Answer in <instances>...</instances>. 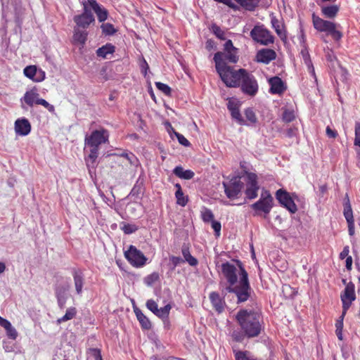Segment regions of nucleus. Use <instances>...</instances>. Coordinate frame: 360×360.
<instances>
[{"instance_id": "29", "label": "nucleus", "mask_w": 360, "mask_h": 360, "mask_svg": "<svg viewBox=\"0 0 360 360\" xmlns=\"http://www.w3.org/2000/svg\"><path fill=\"white\" fill-rule=\"evenodd\" d=\"M174 186L176 188L175 192L176 204L181 207H185L188 202V196L184 194L181 186L179 184H176Z\"/></svg>"}, {"instance_id": "45", "label": "nucleus", "mask_w": 360, "mask_h": 360, "mask_svg": "<svg viewBox=\"0 0 360 360\" xmlns=\"http://www.w3.org/2000/svg\"><path fill=\"white\" fill-rule=\"evenodd\" d=\"M155 86L158 90L162 91L166 96H171L172 89L171 88L166 84L162 83L160 82H155Z\"/></svg>"}, {"instance_id": "1", "label": "nucleus", "mask_w": 360, "mask_h": 360, "mask_svg": "<svg viewBox=\"0 0 360 360\" xmlns=\"http://www.w3.org/2000/svg\"><path fill=\"white\" fill-rule=\"evenodd\" d=\"M238 264L239 271L234 264L229 262L221 264V272L228 283V285L221 290V292L224 296L228 292L233 293L236 296L237 303L240 304L249 300L252 290L249 282L248 272L240 262H238Z\"/></svg>"}, {"instance_id": "61", "label": "nucleus", "mask_w": 360, "mask_h": 360, "mask_svg": "<svg viewBox=\"0 0 360 360\" xmlns=\"http://www.w3.org/2000/svg\"><path fill=\"white\" fill-rule=\"evenodd\" d=\"M297 129L296 127H290L286 131V136L289 138L294 137L297 135Z\"/></svg>"}, {"instance_id": "58", "label": "nucleus", "mask_w": 360, "mask_h": 360, "mask_svg": "<svg viewBox=\"0 0 360 360\" xmlns=\"http://www.w3.org/2000/svg\"><path fill=\"white\" fill-rule=\"evenodd\" d=\"M346 314H344V309H342V314L339 318V319L335 323L336 330H342L343 329V319Z\"/></svg>"}, {"instance_id": "11", "label": "nucleus", "mask_w": 360, "mask_h": 360, "mask_svg": "<svg viewBox=\"0 0 360 360\" xmlns=\"http://www.w3.org/2000/svg\"><path fill=\"white\" fill-rule=\"evenodd\" d=\"M224 192L228 198H237L243 186V182L238 176H233L231 180L226 183L223 182Z\"/></svg>"}, {"instance_id": "16", "label": "nucleus", "mask_w": 360, "mask_h": 360, "mask_svg": "<svg viewBox=\"0 0 360 360\" xmlns=\"http://www.w3.org/2000/svg\"><path fill=\"white\" fill-rule=\"evenodd\" d=\"M24 75L35 82H40L45 79V72L42 70H38L35 65H29L25 68Z\"/></svg>"}, {"instance_id": "57", "label": "nucleus", "mask_w": 360, "mask_h": 360, "mask_svg": "<svg viewBox=\"0 0 360 360\" xmlns=\"http://www.w3.org/2000/svg\"><path fill=\"white\" fill-rule=\"evenodd\" d=\"M212 228L214 229V231L215 232V235L217 236H219L221 229V223L219 221L212 220Z\"/></svg>"}, {"instance_id": "26", "label": "nucleus", "mask_w": 360, "mask_h": 360, "mask_svg": "<svg viewBox=\"0 0 360 360\" xmlns=\"http://www.w3.org/2000/svg\"><path fill=\"white\" fill-rule=\"evenodd\" d=\"M134 314L140 323L142 329L149 330L152 327V324L149 319L143 314L142 311L136 307H134Z\"/></svg>"}, {"instance_id": "42", "label": "nucleus", "mask_w": 360, "mask_h": 360, "mask_svg": "<svg viewBox=\"0 0 360 360\" xmlns=\"http://www.w3.org/2000/svg\"><path fill=\"white\" fill-rule=\"evenodd\" d=\"M231 115L233 119L236 120V121L240 125H248L245 120H244L240 112V109L236 108L233 109V110L231 111Z\"/></svg>"}, {"instance_id": "55", "label": "nucleus", "mask_w": 360, "mask_h": 360, "mask_svg": "<svg viewBox=\"0 0 360 360\" xmlns=\"http://www.w3.org/2000/svg\"><path fill=\"white\" fill-rule=\"evenodd\" d=\"M169 260L173 265L172 269H174L176 266L184 262V260L182 258L176 256H171L169 257Z\"/></svg>"}, {"instance_id": "28", "label": "nucleus", "mask_w": 360, "mask_h": 360, "mask_svg": "<svg viewBox=\"0 0 360 360\" xmlns=\"http://www.w3.org/2000/svg\"><path fill=\"white\" fill-rule=\"evenodd\" d=\"M173 173L179 178L186 180L191 179L195 174L191 169L184 170L181 166H176L174 170Z\"/></svg>"}, {"instance_id": "22", "label": "nucleus", "mask_w": 360, "mask_h": 360, "mask_svg": "<svg viewBox=\"0 0 360 360\" xmlns=\"http://www.w3.org/2000/svg\"><path fill=\"white\" fill-rule=\"evenodd\" d=\"M31 131V124L27 119H18L15 122V131L20 136H26Z\"/></svg>"}, {"instance_id": "38", "label": "nucleus", "mask_w": 360, "mask_h": 360, "mask_svg": "<svg viewBox=\"0 0 360 360\" xmlns=\"http://www.w3.org/2000/svg\"><path fill=\"white\" fill-rule=\"evenodd\" d=\"M224 55L223 56V59L225 61L226 60L230 63H236L238 60V56H237L238 49L230 50L222 52Z\"/></svg>"}, {"instance_id": "52", "label": "nucleus", "mask_w": 360, "mask_h": 360, "mask_svg": "<svg viewBox=\"0 0 360 360\" xmlns=\"http://www.w3.org/2000/svg\"><path fill=\"white\" fill-rule=\"evenodd\" d=\"M120 156L126 158L131 165H135L138 161L132 153H122Z\"/></svg>"}, {"instance_id": "43", "label": "nucleus", "mask_w": 360, "mask_h": 360, "mask_svg": "<svg viewBox=\"0 0 360 360\" xmlns=\"http://www.w3.org/2000/svg\"><path fill=\"white\" fill-rule=\"evenodd\" d=\"M172 306L169 304H166L164 307L158 309V311L155 315L160 319H167L169 317V311Z\"/></svg>"}, {"instance_id": "17", "label": "nucleus", "mask_w": 360, "mask_h": 360, "mask_svg": "<svg viewBox=\"0 0 360 360\" xmlns=\"http://www.w3.org/2000/svg\"><path fill=\"white\" fill-rule=\"evenodd\" d=\"M344 217L347 221L348 225V232L349 235L352 236L354 235V219L353 216V212L352 209L351 204L349 202V200L347 199V202L344 204V211H343Z\"/></svg>"}, {"instance_id": "60", "label": "nucleus", "mask_w": 360, "mask_h": 360, "mask_svg": "<svg viewBox=\"0 0 360 360\" xmlns=\"http://www.w3.org/2000/svg\"><path fill=\"white\" fill-rule=\"evenodd\" d=\"M349 247L348 245H346L344 247L342 251L340 254V259H344L345 258H347L349 257Z\"/></svg>"}, {"instance_id": "27", "label": "nucleus", "mask_w": 360, "mask_h": 360, "mask_svg": "<svg viewBox=\"0 0 360 360\" xmlns=\"http://www.w3.org/2000/svg\"><path fill=\"white\" fill-rule=\"evenodd\" d=\"M271 23L275 32L281 40H285L287 38L286 32L284 30V26L276 18L273 17L271 20Z\"/></svg>"}, {"instance_id": "23", "label": "nucleus", "mask_w": 360, "mask_h": 360, "mask_svg": "<svg viewBox=\"0 0 360 360\" xmlns=\"http://www.w3.org/2000/svg\"><path fill=\"white\" fill-rule=\"evenodd\" d=\"M68 286L58 285L55 288V294L57 299L58 305L60 309H64L67 301V292Z\"/></svg>"}, {"instance_id": "30", "label": "nucleus", "mask_w": 360, "mask_h": 360, "mask_svg": "<svg viewBox=\"0 0 360 360\" xmlns=\"http://www.w3.org/2000/svg\"><path fill=\"white\" fill-rule=\"evenodd\" d=\"M115 51V46L110 43H108L96 50V55L98 57L105 58L108 54H112Z\"/></svg>"}, {"instance_id": "49", "label": "nucleus", "mask_w": 360, "mask_h": 360, "mask_svg": "<svg viewBox=\"0 0 360 360\" xmlns=\"http://www.w3.org/2000/svg\"><path fill=\"white\" fill-rule=\"evenodd\" d=\"M213 33L220 39H225V32L217 25L212 26Z\"/></svg>"}, {"instance_id": "8", "label": "nucleus", "mask_w": 360, "mask_h": 360, "mask_svg": "<svg viewBox=\"0 0 360 360\" xmlns=\"http://www.w3.org/2000/svg\"><path fill=\"white\" fill-rule=\"evenodd\" d=\"M273 207V198L268 191H265L261 195L259 200L252 205V208L256 212V214L263 212L269 214Z\"/></svg>"}, {"instance_id": "5", "label": "nucleus", "mask_w": 360, "mask_h": 360, "mask_svg": "<svg viewBox=\"0 0 360 360\" xmlns=\"http://www.w3.org/2000/svg\"><path fill=\"white\" fill-rule=\"evenodd\" d=\"M250 37L255 41L264 46H268L274 42V37L263 25H255L250 32Z\"/></svg>"}, {"instance_id": "50", "label": "nucleus", "mask_w": 360, "mask_h": 360, "mask_svg": "<svg viewBox=\"0 0 360 360\" xmlns=\"http://www.w3.org/2000/svg\"><path fill=\"white\" fill-rule=\"evenodd\" d=\"M146 307L151 311L155 315L158 311V307L156 302L152 299L148 300L146 302Z\"/></svg>"}, {"instance_id": "35", "label": "nucleus", "mask_w": 360, "mask_h": 360, "mask_svg": "<svg viewBox=\"0 0 360 360\" xmlns=\"http://www.w3.org/2000/svg\"><path fill=\"white\" fill-rule=\"evenodd\" d=\"M77 311L75 307H69L68 309H67L65 315L57 319V323L60 324L63 322H65L74 319L77 315Z\"/></svg>"}, {"instance_id": "10", "label": "nucleus", "mask_w": 360, "mask_h": 360, "mask_svg": "<svg viewBox=\"0 0 360 360\" xmlns=\"http://www.w3.org/2000/svg\"><path fill=\"white\" fill-rule=\"evenodd\" d=\"M241 91L250 96H254L258 91V84L255 76L245 70L240 84Z\"/></svg>"}, {"instance_id": "36", "label": "nucleus", "mask_w": 360, "mask_h": 360, "mask_svg": "<svg viewBox=\"0 0 360 360\" xmlns=\"http://www.w3.org/2000/svg\"><path fill=\"white\" fill-rule=\"evenodd\" d=\"M86 360H103L101 349L89 348L86 351Z\"/></svg>"}, {"instance_id": "25", "label": "nucleus", "mask_w": 360, "mask_h": 360, "mask_svg": "<svg viewBox=\"0 0 360 360\" xmlns=\"http://www.w3.org/2000/svg\"><path fill=\"white\" fill-rule=\"evenodd\" d=\"M39 94L37 88L34 87L24 94L22 100L30 107L38 105V100H40Z\"/></svg>"}, {"instance_id": "20", "label": "nucleus", "mask_w": 360, "mask_h": 360, "mask_svg": "<svg viewBox=\"0 0 360 360\" xmlns=\"http://www.w3.org/2000/svg\"><path fill=\"white\" fill-rule=\"evenodd\" d=\"M269 84L270 85L269 92L271 94H281L286 89V86L283 80L277 76L270 78L269 79Z\"/></svg>"}, {"instance_id": "24", "label": "nucleus", "mask_w": 360, "mask_h": 360, "mask_svg": "<svg viewBox=\"0 0 360 360\" xmlns=\"http://www.w3.org/2000/svg\"><path fill=\"white\" fill-rule=\"evenodd\" d=\"M88 32L86 30L74 27L72 35V43L75 45H80L84 47L87 40Z\"/></svg>"}, {"instance_id": "13", "label": "nucleus", "mask_w": 360, "mask_h": 360, "mask_svg": "<svg viewBox=\"0 0 360 360\" xmlns=\"http://www.w3.org/2000/svg\"><path fill=\"white\" fill-rule=\"evenodd\" d=\"M354 284L352 282H349L341 293L340 298L342 303V309H344V314L347 313V311L351 307L353 301L356 300V295L354 291Z\"/></svg>"}, {"instance_id": "56", "label": "nucleus", "mask_w": 360, "mask_h": 360, "mask_svg": "<svg viewBox=\"0 0 360 360\" xmlns=\"http://www.w3.org/2000/svg\"><path fill=\"white\" fill-rule=\"evenodd\" d=\"M38 105H41L44 106L45 108H46L49 112H53L55 108L53 105H51L46 100L43 98H40V100H38Z\"/></svg>"}, {"instance_id": "7", "label": "nucleus", "mask_w": 360, "mask_h": 360, "mask_svg": "<svg viewBox=\"0 0 360 360\" xmlns=\"http://www.w3.org/2000/svg\"><path fill=\"white\" fill-rule=\"evenodd\" d=\"M82 6L83 13L82 14L75 15L73 20L76 24L75 27H79V29L86 30L89 25L95 22V18L86 1L82 2Z\"/></svg>"}, {"instance_id": "64", "label": "nucleus", "mask_w": 360, "mask_h": 360, "mask_svg": "<svg viewBox=\"0 0 360 360\" xmlns=\"http://www.w3.org/2000/svg\"><path fill=\"white\" fill-rule=\"evenodd\" d=\"M11 323L9 321L6 319H4L0 316V326L3 327L4 329H6Z\"/></svg>"}, {"instance_id": "54", "label": "nucleus", "mask_w": 360, "mask_h": 360, "mask_svg": "<svg viewBox=\"0 0 360 360\" xmlns=\"http://www.w3.org/2000/svg\"><path fill=\"white\" fill-rule=\"evenodd\" d=\"M175 136H176L178 141L180 144H181L184 146H189L191 145L190 142L184 137V135L178 133L174 132Z\"/></svg>"}, {"instance_id": "47", "label": "nucleus", "mask_w": 360, "mask_h": 360, "mask_svg": "<svg viewBox=\"0 0 360 360\" xmlns=\"http://www.w3.org/2000/svg\"><path fill=\"white\" fill-rule=\"evenodd\" d=\"M231 337L234 341L237 342H241L246 337V335H245L242 330L241 331L233 330L231 334Z\"/></svg>"}, {"instance_id": "21", "label": "nucleus", "mask_w": 360, "mask_h": 360, "mask_svg": "<svg viewBox=\"0 0 360 360\" xmlns=\"http://www.w3.org/2000/svg\"><path fill=\"white\" fill-rule=\"evenodd\" d=\"M72 275L77 294L81 295L84 284V274L82 269L74 268L72 269Z\"/></svg>"}, {"instance_id": "4", "label": "nucleus", "mask_w": 360, "mask_h": 360, "mask_svg": "<svg viewBox=\"0 0 360 360\" xmlns=\"http://www.w3.org/2000/svg\"><path fill=\"white\" fill-rule=\"evenodd\" d=\"M312 22L314 27L319 32H326L330 35L335 41H339L342 37V32L337 30L335 23L323 20L316 15L315 13L312 14Z\"/></svg>"}, {"instance_id": "12", "label": "nucleus", "mask_w": 360, "mask_h": 360, "mask_svg": "<svg viewBox=\"0 0 360 360\" xmlns=\"http://www.w3.org/2000/svg\"><path fill=\"white\" fill-rule=\"evenodd\" d=\"M247 176L246 189L245 193L248 199H255L257 197L259 186L258 185L257 176L255 173L245 171Z\"/></svg>"}, {"instance_id": "14", "label": "nucleus", "mask_w": 360, "mask_h": 360, "mask_svg": "<svg viewBox=\"0 0 360 360\" xmlns=\"http://www.w3.org/2000/svg\"><path fill=\"white\" fill-rule=\"evenodd\" d=\"M276 198L290 212L294 214L297 211V205L286 191L278 189L276 193Z\"/></svg>"}, {"instance_id": "37", "label": "nucleus", "mask_w": 360, "mask_h": 360, "mask_svg": "<svg viewBox=\"0 0 360 360\" xmlns=\"http://www.w3.org/2000/svg\"><path fill=\"white\" fill-rule=\"evenodd\" d=\"M246 117V123L249 124H255L257 122V117L252 108H248L244 111Z\"/></svg>"}, {"instance_id": "51", "label": "nucleus", "mask_w": 360, "mask_h": 360, "mask_svg": "<svg viewBox=\"0 0 360 360\" xmlns=\"http://www.w3.org/2000/svg\"><path fill=\"white\" fill-rule=\"evenodd\" d=\"M121 229L125 234H131L134 233L138 229L134 224H124Z\"/></svg>"}, {"instance_id": "9", "label": "nucleus", "mask_w": 360, "mask_h": 360, "mask_svg": "<svg viewBox=\"0 0 360 360\" xmlns=\"http://www.w3.org/2000/svg\"><path fill=\"white\" fill-rule=\"evenodd\" d=\"M109 132L107 129L101 128L94 130L91 134L85 139V143L89 147H95L98 148L102 143L108 142Z\"/></svg>"}, {"instance_id": "59", "label": "nucleus", "mask_w": 360, "mask_h": 360, "mask_svg": "<svg viewBox=\"0 0 360 360\" xmlns=\"http://www.w3.org/2000/svg\"><path fill=\"white\" fill-rule=\"evenodd\" d=\"M326 133L328 137L332 139H335L338 135L337 131L332 129L329 126L326 127Z\"/></svg>"}, {"instance_id": "46", "label": "nucleus", "mask_w": 360, "mask_h": 360, "mask_svg": "<svg viewBox=\"0 0 360 360\" xmlns=\"http://www.w3.org/2000/svg\"><path fill=\"white\" fill-rule=\"evenodd\" d=\"M202 219L206 223L212 222V220H214L212 212L207 208H205L204 211L202 212Z\"/></svg>"}, {"instance_id": "41", "label": "nucleus", "mask_w": 360, "mask_h": 360, "mask_svg": "<svg viewBox=\"0 0 360 360\" xmlns=\"http://www.w3.org/2000/svg\"><path fill=\"white\" fill-rule=\"evenodd\" d=\"M160 280V276L158 272H153L152 274L148 275L144 278V283L148 286L153 285L155 283Z\"/></svg>"}, {"instance_id": "32", "label": "nucleus", "mask_w": 360, "mask_h": 360, "mask_svg": "<svg viewBox=\"0 0 360 360\" xmlns=\"http://www.w3.org/2000/svg\"><path fill=\"white\" fill-rule=\"evenodd\" d=\"M339 7L337 5L323 6L321 8L322 14L327 18H334L337 15Z\"/></svg>"}, {"instance_id": "3", "label": "nucleus", "mask_w": 360, "mask_h": 360, "mask_svg": "<svg viewBox=\"0 0 360 360\" xmlns=\"http://www.w3.org/2000/svg\"><path fill=\"white\" fill-rule=\"evenodd\" d=\"M236 318L247 338H255L261 333V316L259 313L241 309L237 313Z\"/></svg>"}, {"instance_id": "33", "label": "nucleus", "mask_w": 360, "mask_h": 360, "mask_svg": "<svg viewBox=\"0 0 360 360\" xmlns=\"http://www.w3.org/2000/svg\"><path fill=\"white\" fill-rule=\"evenodd\" d=\"M181 253L184 258V260L187 262L191 266H195L198 264V259L191 255L189 248L188 246H182Z\"/></svg>"}, {"instance_id": "15", "label": "nucleus", "mask_w": 360, "mask_h": 360, "mask_svg": "<svg viewBox=\"0 0 360 360\" xmlns=\"http://www.w3.org/2000/svg\"><path fill=\"white\" fill-rule=\"evenodd\" d=\"M276 51L271 49H262L259 50L255 56V61L260 63L269 64L276 58Z\"/></svg>"}, {"instance_id": "44", "label": "nucleus", "mask_w": 360, "mask_h": 360, "mask_svg": "<svg viewBox=\"0 0 360 360\" xmlns=\"http://www.w3.org/2000/svg\"><path fill=\"white\" fill-rule=\"evenodd\" d=\"M102 32L105 35H112L115 33L116 30L113 25L110 23H103L101 26Z\"/></svg>"}, {"instance_id": "40", "label": "nucleus", "mask_w": 360, "mask_h": 360, "mask_svg": "<svg viewBox=\"0 0 360 360\" xmlns=\"http://www.w3.org/2000/svg\"><path fill=\"white\" fill-rule=\"evenodd\" d=\"M259 3V0H243L240 6L248 11H252Z\"/></svg>"}, {"instance_id": "2", "label": "nucleus", "mask_w": 360, "mask_h": 360, "mask_svg": "<svg viewBox=\"0 0 360 360\" xmlns=\"http://www.w3.org/2000/svg\"><path fill=\"white\" fill-rule=\"evenodd\" d=\"M224 55L221 51L214 54V60L216 70L226 86L238 87L240 86L246 70L240 68L238 70H235L233 68L227 65L223 59Z\"/></svg>"}, {"instance_id": "39", "label": "nucleus", "mask_w": 360, "mask_h": 360, "mask_svg": "<svg viewBox=\"0 0 360 360\" xmlns=\"http://www.w3.org/2000/svg\"><path fill=\"white\" fill-rule=\"evenodd\" d=\"M295 119V111L292 109L283 108L282 120L284 122L289 123Z\"/></svg>"}, {"instance_id": "53", "label": "nucleus", "mask_w": 360, "mask_h": 360, "mask_svg": "<svg viewBox=\"0 0 360 360\" xmlns=\"http://www.w3.org/2000/svg\"><path fill=\"white\" fill-rule=\"evenodd\" d=\"M5 330L6 331V335L9 338L12 340H15L17 338L18 333L11 324Z\"/></svg>"}, {"instance_id": "18", "label": "nucleus", "mask_w": 360, "mask_h": 360, "mask_svg": "<svg viewBox=\"0 0 360 360\" xmlns=\"http://www.w3.org/2000/svg\"><path fill=\"white\" fill-rule=\"evenodd\" d=\"M209 299L213 309L218 313H222L226 307L224 298L221 297L219 292L213 291L209 295Z\"/></svg>"}, {"instance_id": "34", "label": "nucleus", "mask_w": 360, "mask_h": 360, "mask_svg": "<svg viewBox=\"0 0 360 360\" xmlns=\"http://www.w3.org/2000/svg\"><path fill=\"white\" fill-rule=\"evenodd\" d=\"M90 153L88 158L86 159L87 167L94 168L96 159L98 156V148L90 147Z\"/></svg>"}, {"instance_id": "48", "label": "nucleus", "mask_w": 360, "mask_h": 360, "mask_svg": "<svg viewBox=\"0 0 360 360\" xmlns=\"http://www.w3.org/2000/svg\"><path fill=\"white\" fill-rule=\"evenodd\" d=\"M354 134V144L356 146L360 147V122H359L355 123Z\"/></svg>"}, {"instance_id": "19", "label": "nucleus", "mask_w": 360, "mask_h": 360, "mask_svg": "<svg viewBox=\"0 0 360 360\" xmlns=\"http://www.w3.org/2000/svg\"><path fill=\"white\" fill-rule=\"evenodd\" d=\"M87 6L90 10H93L97 15L99 22H104L108 15L107 9L101 6L96 0H87L86 1Z\"/></svg>"}, {"instance_id": "62", "label": "nucleus", "mask_w": 360, "mask_h": 360, "mask_svg": "<svg viewBox=\"0 0 360 360\" xmlns=\"http://www.w3.org/2000/svg\"><path fill=\"white\" fill-rule=\"evenodd\" d=\"M149 69V66H148V64L147 63V62L146 61L145 59L143 60L141 64V72L142 74L144 75V76H146L147 75V71Z\"/></svg>"}, {"instance_id": "31", "label": "nucleus", "mask_w": 360, "mask_h": 360, "mask_svg": "<svg viewBox=\"0 0 360 360\" xmlns=\"http://www.w3.org/2000/svg\"><path fill=\"white\" fill-rule=\"evenodd\" d=\"M300 53L302 56L305 65L307 66L309 72L311 74L312 76L315 77L314 68L310 58V55L307 48L304 47V49H302Z\"/></svg>"}, {"instance_id": "63", "label": "nucleus", "mask_w": 360, "mask_h": 360, "mask_svg": "<svg viewBox=\"0 0 360 360\" xmlns=\"http://www.w3.org/2000/svg\"><path fill=\"white\" fill-rule=\"evenodd\" d=\"M238 49L236 48L231 39H228L224 44V51Z\"/></svg>"}, {"instance_id": "6", "label": "nucleus", "mask_w": 360, "mask_h": 360, "mask_svg": "<svg viewBox=\"0 0 360 360\" xmlns=\"http://www.w3.org/2000/svg\"><path fill=\"white\" fill-rule=\"evenodd\" d=\"M124 255L127 260L134 267L140 268L146 264V257L134 245H131L128 250L124 251Z\"/></svg>"}]
</instances>
